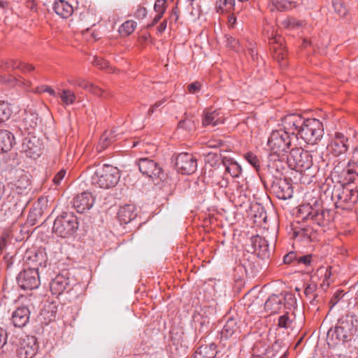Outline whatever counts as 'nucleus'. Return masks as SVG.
I'll use <instances>...</instances> for the list:
<instances>
[{"label": "nucleus", "mask_w": 358, "mask_h": 358, "mask_svg": "<svg viewBox=\"0 0 358 358\" xmlns=\"http://www.w3.org/2000/svg\"><path fill=\"white\" fill-rule=\"evenodd\" d=\"M358 330V319L352 315H346L338 320L334 329L327 333L328 338L334 341V344H345L352 340Z\"/></svg>", "instance_id": "nucleus-1"}, {"label": "nucleus", "mask_w": 358, "mask_h": 358, "mask_svg": "<svg viewBox=\"0 0 358 358\" xmlns=\"http://www.w3.org/2000/svg\"><path fill=\"white\" fill-rule=\"evenodd\" d=\"M292 138L286 131L279 127L273 130L267 142L269 148V161H282L287 154L292 150Z\"/></svg>", "instance_id": "nucleus-2"}, {"label": "nucleus", "mask_w": 358, "mask_h": 358, "mask_svg": "<svg viewBox=\"0 0 358 358\" xmlns=\"http://www.w3.org/2000/svg\"><path fill=\"white\" fill-rule=\"evenodd\" d=\"M296 217L320 227H325L330 221V213L322 206L319 201H315L312 205L310 203L300 205L297 210Z\"/></svg>", "instance_id": "nucleus-3"}, {"label": "nucleus", "mask_w": 358, "mask_h": 358, "mask_svg": "<svg viewBox=\"0 0 358 358\" xmlns=\"http://www.w3.org/2000/svg\"><path fill=\"white\" fill-rule=\"evenodd\" d=\"M120 176L119 170L109 164L98 166L91 176L92 185L101 189H110L115 187Z\"/></svg>", "instance_id": "nucleus-4"}, {"label": "nucleus", "mask_w": 358, "mask_h": 358, "mask_svg": "<svg viewBox=\"0 0 358 358\" xmlns=\"http://www.w3.org/2000/svg\"><path fill=\"white\" fill-rule=\"evenodd\" d=\"M78 228L77 217L71 213H64L55 219L52 231L61 238H69L73 236Z\"/></svg>", "instance_id": "nucleus-5"}, {"label": "nucleus", "mask_w": 358, "mask_h": 358, "mask_svg": "<svg viewBox=\"0 0 358 358\" xmlns=\"http://www.w3.org/2000/svg\"><path fill=\"white\" fill-rule=\"evenodd\" d=\"M331 197L336 207L343 210L351 209L358 201L357 191L350 185L335 187Z\"/></svg>", "instance_id": "nucleus-6"}, {"label": "nucleus", "mask_w": 358, "mask_h": 358, "mask_svg": "<svg viewBox=\"0 0 358 358\" xmlns=\"http://www.w3.org/2000/svg\"><path fill=\"white\" fill-rule=\"evenodd\" d=\"M324 128L322 122L315 118L304 119V124L299 130V137L307 144H317L322 138Z\"/></svg>", "instance_id": "nucleus-7"}, {"label": "nucleus", "mask_w": 358, "mask_h": 358, "mask_svg": "<svg viewBox=\"0 0 358 358\" xmlns=\"http://www.w3.org/2000/svg\"><path fill=\"white\" fill-rule=\"evenodd\" d=\"M287 162L291 169L303 172L313 165V157L308 151L301 148H292L287 156Z\"/></svg>", "instance_id": "nucleus-8"}, {"label": "nucleus", "mask_w": 358, "mask_h": 358, "mask_svg": "<svg viewBox=\"0 0 358 358\" xmlns=\"http://www.w3.org/2000/svg\"><path fill=\"white\" fill-rule=\"evenodd\" d=\"M7 186L17 194H26L29 190L31 182L27 173L23 170H13L9 173Z\"/></svg>", "instance_id": "nucleus-9"}, {"label": "nucleus", "mask_w": 358, "mask_h": 358, "mask_svg": "<svg viewBox=\"0 0 358 358\" xmlns=\"http://www.w3.org/2000/svg\"><path fill=\"white\" fill-rule=\"evenodd\" d=\"M304 117L297 113H290L281 118L278 127L286 131L292 138L299 136V130L304 124Z\"/></svg>", "instance_id": "nucleus-10"}, {"label": "nucleus", "mask_w": 358, "mask_h": 358, "mask_svg": "<svg viewBox=\"0 0 358 358\" xmlns=\"http://www.w3.org/2000/svg\"><path fill=\"white\" fill-rule=\"evenodd\" d=\"M17 281L19 286L24 290H32L37 288L40 285L38 268H24L18 274Z\"/></svg>", "instance_id": "nucleus-11"}, {"label": "nucleus", "mask_w": 358, "mask_h": 358, "mask_svg": "<svg viewBox=\"0 0 358 358\" xmlns=\"http://www.w3.org/2000/svg\"><path fill=\"white\" fill-rule=\"evenodd\" d=\"M176 166L182 174L190 175L197 169L196 159L192 154L180 153L176 159Z\"/></svg>", "instance_id": "nucleus-12"}, {"label": "nucleus", "mask_w": 358, "mask_h": 358, "mask_svg": "<svg viewBox=\"0 0 358 358\" xmlns=\"http://www.w3.org/2000/svg\"><path fill=\"white\" fill-rule=\"evenodd\" d=\"M348 137L344 134L336 131L331 136L327 150L335 157L345 154L348 150Z\"/></svg>", "instance_id": "nucleus-13"}, {"label": "nucleus", "mask_w": 358, "mask_h": 358, "mask_svg": "<svg viewBox=\"0 0 358 358\" xmlns=\"http://www.w3.org/2000/svg\"><path fill=\"white\" fill-rule=\"evenodd\" d=\"M273 192L279 199H290L293 194V187L287 178H277L272 185Z\"/></svg>", "instance_id": "nucleus-14"}, {"label": "nucleus", "mask_w": 358, "mask_h": 358, "mask_svg": "<svg viewBox=\"0 0 358 358\" xmlns=\"http://www.w3.org/2000/svg\"><path fill=\"white\" fill-rule=\"evenodd\" d=\"M139 171L143 175L151 178H159L162 173V168L153 159L149 158H141L138 162Z\"/></svg>", "instance_id": "nucleus-15"}, {"label": "nucleus", "mask_w": 358, "mask_h": 358, "mask_svg": "<svg viewBox=\"0 0 358 358\" xmlns=\"http://www.w3.org/2000/svg\"><path fill=\"white\" fill-rule=\"evenodd\" d=\"M36 350V338L34 336H27L20 342L17 353L19 358H32Z\"/></svg>", "instance_id": "nucleus-16"}, {"label": "nucleus", "mask_w": 358, "mask_h": 358, "mask_svg": "<svg viewBox=\"0 0 358 358\" xmlns=\"http://www.w3.org/2000/svg\"><path fill=\"white\" fill-rule=\"evenodd\" d=\"M94 203V198L90 192H84L78 194L73 201V206L79 213L90 210Z\"/></svg>", "instance_id": "nucleus-17"}, {"label": "nucleus", "mask_w": 358, "mask_h": 358, "mask_svg": "<svg viewBox=\"0 0 358 358\" xmlns=\"http://www.w3.org/2000/svg\"><path fill=\"white\" fill-rule=\"evenodd\" d=\"M271 48L273 50V57L278 62H283L287 57L285 47L282 44V38L280 36L272 34V37L269 39Z\"/></svg>", "instance_id": "nucleus-18"}, {"label": "nucleus", "mask_w": 358, "mask_h": 358, "mask_svg": "<svg viewBox=\"0 0 358 358\" xmlns=\"http://www.w3.org/2000/svg\"><path fill=\"white\" fill-rule=\"evenodd\" d=\"M251 244L254 252H255L259 257L264 259L269 256L268 243L264 237L259 235L252 236L251 238Z\"/></svg>", "instance_id": "nucleus-19"}, {"label": "nucleus", "mask_w": 358, "mask_h": 358, "mask_svg": "<svg viewBox=\"0 0 358 358\" xmlns=\"http://www.w3.org/2000/svg\"><path fill=\"white\" fill-rule=\"evenodd\" d=\"M30 310L27 306L17 308L12 314L11 321L15 327H24L29 322Z\"/></svg>", "instance_id": "nucleus-20"}, {"label": "nucleus", "mask_w": 358, "mask_h": 358, "mask_svg": "<svg viewBox=\"0 0 358 358\" xmlns=\"http://www.w3.org/2000/svg\"><path fill=\"white\" fill-rule=\"evenodd\" d=\"M50 288L53 295L59 296L70 288V280L62 274L57 275L50 282Z\"/></svg>", "instance_id": "nucleus-21"}, {"label": "nucleus", "mask_w": 358, "mask_h": 358, "mask_svg": "<svg viewBox=\"0 0 358 358\" xmlns=\"http://www.w3.org/2000/svg\"><path fill=\"white\" fill-rule=\"evenodd\" d=\"M238 323V317L231 316L227 317L226 318V322L221 331L222 338L228 339L232 336L238 334L240 332V327Z\"/></svg>", "instance_id": "nucleus-22"}, {"label": "nucleus", "mask_w": 358, "mask_h": 358, "mask_svg": "<svg viewBox=\"0 0 358 358\" xmlns=\"http://www.w3.org/2000/svg\"><path fill=\"white\" fill-rule=\"evenodd\" d=\"M224 122V116L219 110H208L203 113L202 123L205 127H215Z\"/></svg>", "instance_id": "nucleus-23"}, {"label": "nucleus", "mask_w": 358, "mask_h": 358, "mask_svg": "<svg viewBox=\"0 0 358 358\" xmlns=\"http://www.w3.org/2000/svg\"><path fill=\"white\" fill-rule=\"evenodd\" d=\"M283 302L282 294H273L264 303V309L269 314H275L282 308Z\"/></svg>", "instance_id": "nucleus-24"}, {"label": "nucleus", "mask_w": 358, "mask_h": 358, "mask_svg": "<svg viewBox=\"0 0 358 358\" xmlns=\"http://www.w3.org/2000/svg\"><path fill=\"white\" fill-rule=\"evenodd\" d=\"M136 217L135 207L133 205H125L121 207L117 213V218L122 224L129 223Z\"/></svg>", "instance_id": "nucleus-25"}, {"label": "nucleus", "mask_w": 358, "mask_h": 358, "mask_svg": "<svg viewBox=\"0 0 358 358\" xmlns=\"http://www.w3.org/2000/svg\"><path fill=\"white\" fill-rule=\"evenodd\" d=\"M268 8L271 11H286L296 7V2L293 0H268Z\"/></svg>", "instance_id": "nucleus-26"}, {"label": "nucleus", "mask_w": 358, "mask_h": 358, "mask_svg": "<svg viewBox=\"0 0 358 358\" xmlns=\"http://www.w3.org/2000/svg\"><path fill=\"white\" fill-rule=\"evenodd\" d=\"M53 9L55 12L63 18H67L73 14V7L64 0H59L55 2Z\"/></svg>", "instance_id": "nucleus-27"}, {"label": "nucleus", "mask_w": 358, "mask_h": 358, "mask_svg": "<svg viewBox=\"0 0 358 358\" xmlns=\"http://www.w3.org/2000/svg\"><path fill=\"white\" fill-rule=\"evenodd\" d=\"M216 345L210 343L200 346L195 352L194 358H216Z\"/></svg>", "instance_id": "nucleus-28"}, {"label": "nucleus", "mask_w": 358, "mask_h": 358, "mask_svg": "<svg viewBox=\"0 0 358 358\" xmlns=\"http://www.w3.org/2000/svg\"><path fill=\"white\" fill-rule=\"evenodd\" d=\"M15 144V138L12 132L1 129V152L10 151Z\"/></svg>", "instance_id": "nucleus-29"}, {"label": "nucleus", "mask_w": 358, "mask_h": 358, "mask_svg": "<svg viewBox=\"0 0 358 358\" xmlns=\"http://www.w3.org/2000/svg\"><path fill=\"white\" fill-rule=\"evenodd\" d=\"M57 96L60 98L62 104L64 106L73 105L76 101L75 92L69 89L59 90L57 92Z\"/></svg>", "instance_id": "nucleus-30"}, {"label": "nucleus", "mask_w": 358, "mask_h": 358, "mask_svg": "<svg viewBox=\"0 0 358 358\" xmlns=\"http://www.w3.org/2000/svg\"><path fill=\"white\" fill-rule=\"evenodd\" d=\"M348 175H350V180H355V177L358 176V148H356L352 156L351 160L348 163V167L346 170Z\"/></svg>", "instance_id": "nucleus-31"}, {"label": "nucleus", "mask_w": 358, "mask_h": 358, "mask_svg": "<svg viewBox=\"0 0 358 358\" xmlns=\"http://www.w3.org/2000/svg\"><path fill=\"white\" fill-rule=\"evenodd\" d=\"M280 26L289 30L298 29L303 26V21L288 16L280 22Z\"/></svg>", "instance_id": "nucleus-32"}, {"label": "nucleus", "mask_w": 358, "mask_h": 358, "mask_svg": "<svg viewBox=\"0 0 358 358\" xmlns=\"http://www.w3.org/2000/svg\"><path fill=\"white\" fill-rule=\"evenodd\" d=\"M268 345L264 342H257L252 348V358H268L266 357Z\"/></svg>", "instance_id": "nucleus-33"}, {"label": "nucleus", "mask_w": 358, "mask_h": 358, "mask_svg": "<svg viewBox=\"0 0 358 358\" xmlns=\"http://www.w3.org/2000/svg\"><path fill=\"white\" fill-rule=\"evenodd\" d=\"M92 64L96 67L101 70L105 71L107 73H112L115 72V68L111 66L108 61L100 57H94Z\"/></svg>", "instance_id": "nucleus-34"}, {"label": "nucleus", "mask_w": 358, "mask_h": 358, "mask_svg": "<svg viewBox=\"0 0 358 358\" xmlns=\"http://www.w3.org/2000/svg\"><path fill=\"white\" fill-rule=\"evenodd\" d=\"M114 131L110 132V134L104 133L100 138L99 141L96 145V150L99 152H101L106 148H108L114 141L115 136L113 135Z\"/></svg>", "instance_id": "nucleus-35"}, {"label": "nucleus", "mask_w": 358, "mask_h": 358, "mask_svg": "<svg viewBox=\"0 0 358 358\" xmlns=\"http://www.w3.org/2000/svg\"><path fill=\"white\" fill-rule=\"evenodd\" d=\"M136 27V22L127 20L119 27L118 31L122 36H128L134 31Z\"/></svg>", "instance_id": "nucleus-36"}, {"label": "nucleus", "mask_w": 358, "mask_h": 358, "mask_svg": "<svg viewBox=\"0 0 358 358\" xmlns=\"http://www.w3.org/2000/svg\"><path fill=\"white\" fill-rule=\"evenodd\" d=\"M226 171L229 173L231 177L238 178L242 172V169L236 162L231 161L226 166Z\"/></svg>", "instance_id": "nucleus-37"}, {"label": "nucleus", "mask_w": 358, "mask_h": 358, "mask_svg": "<svg viewBox=\"0 0 358 358\" xmlns=\"http://www.w3.org/2000/svg\"><path fill=\"white\" fill-rule=\"evenodd\" d=\"M334 11L340 16L345 17L348 13V9L341 0H331Z\"/></svg>", "instance_id": "nucleus-38"}, {"label": "nucleus", "mask_w": 358, "mask_h": 358, "mask_svg": "<svg viewBox=\"0 0 358 358\" xmlns=\"http://www.w3.org/2000/svg\"><path fill=\"white\" fill-rule=\"evenodd\" d=\"M67 82L73 87H78L87 90L91 83L82 78H69Z\"/></svg>", "instance_id": "nucleus-39"}, {"label": "nucleus", "mask_w": 358, "mask_h": 358, "mask_svg": "<svg viewBox=\"0 0 358 358\" xmlns=\"http://www.w3.org/2000/svg\"><path fill=\"white\" fill-rule=\"evenodd\" d=\"M292 319L288 312L281 315L278 318V326L280 328L288 329L291 327Z\"/></svg>", "instance_id": "nucleus-40"}, {"label": "nucleus", "mask_w": 358, "mask_h": 358, "mask_svg": "<svg viewBox=\"0 0 358 358\" xmlns=\"http://www.w3.org/2000/svg\"><path fill=\"white\" fill-rule=\"evenodd\" d=\"M283 302L282 306H285L287 309H291L294 307L296 303V297L294 294L291 293H286L285 295H282Z\"/></svg>", "instance_id": "nucleus-41"}, {"label": "nucleus", "mask_w": 358, "mask_h": 358, "mask_svg": "<svg viewBox=\"0 0 358 358\" xmlns=\"http://www.w3.org/2000/svg\"><path fill=\"white\" fill-rule=\"evenodd\" d=\"M222 4H224V8L221 4L216 6L217 11L219 13L229 12L234 8L235 0H223Z\"/></svg>", "instance_id": "nucleus-42"}, {"label": "nucleus", "mask_w": 358, "mask_h": 358, "mask_svg": "<svg viewBox=\"0 0 358 358\" xmlns=\"http://www.w3.org/2000/svg\"><path fill=\"white\" fill-rule=\"evenodd\" d=\"M13 113L10 105L8 103L1 101V122L8 120Z\"/></svg>", "instance_id": "nucleus-43"}, {"label": "nucleus", "mask_w": 358, "mask_h": 358, "mask_svg": "<svg viewBox=\"0 0 358 358\" xmlns=\"http://www.w3.org/2000/svg\"><path fill=\"white\" fill-rule=\"evenodd\" d=\"M244 158L257 170L260 167L259 160L256 155L251 152L245 154Z\"/></svg>", "instance_id": "nucleus-44"}, {"label": "nucleus", "mask_w": 358, "mask_h": 358, "mask_svg": "<svg viewBox=\"0 0 358 358\" xmlns=\"http://www.w3.org/2000/svg\"><path fill=\"white\" fill-rule=\"evenodd\" d=\"M167 0H156L154 4V10L156 13L164 15L166 10Z\"/></svg>", "instance_id": "nucleus-45"}, {"label": "nucleus", "mask_w": 358, "mask_h": 358, "mask_svg": "<svg viewBox=\"0 0 358 358\" xmlns=\"http://www.w3.org/2000/svg\"><path fill=\"white\" fill-rule=\"evenodd\" d=\"M7 83L10 86L20 85L23 84V81L16 77L9 76L8 78H6L1 75V83Z\"/></svg>", "instance_id": "nucleus-46"}, {"label": "nucleus", "mask_w": 358, "mask_h": 358, "mask_svg": "<svg viewBox=\"0 0 358 358\" xmlns=\"http://www.w3.org/2000/svg\"><path fill=\"white\" fill-rule=\"evenodd\" d=\"M227 43L229 47L234 49L236 51H238L239 47V42L235 38L231 36H227Z\"/></svg>", "instance_id": "nucleus-47"}, {"label": "nucleus", "mask_w": 358, "mask_h": 358, "mask_svg": "<svg viewBox=\"0 0 358 358\" xmlns=\"http://www.w3.org/2000/svg\"><path fill=\"white\" fill-rule=\"evenodd\" d=\"M178 126L187 130H192L194 127V123L191 120L185 119L179 122Z\"/></svg>", "instance_id": "nucleus-48"}, {"label": "nucleus", "mask_w": 358, "mask_h": 358, "mask_svg": "<svg viewBox=\"0 0 358 358\" xmlns=\"http://www.w3.org/2000/svg\"><path fill=\"white\" fill-rule=\"evenodd\" d=\"M20 61L16 59H10L4 64V69L7 70L18 69V67H20Z\"/></svg>", "instance_id": "nucleus-49"}, {"label": "nucleus", "mask_w": 358, "mask_h": 358, "mask_svg": "<svg viewBox=\"0 0 358 358\" xmlns=\"http://www.w3.org/2000/svg\"><path fill=\"white\" fill-rule=\"evenodd\" d=\"M147 14V9L145 7L138 6L134 13V16L138 20H142L146 17Z\"/></svg>", "instance_id": "nucleus-50"}, {"label": "nucleus", "mask_w": 358, "mask_h": 358, "mask_svg": "<svg viewBox=\"0 0 358 358\" xmlns=\"http://www.w3.org/2000/svg\"><path fill=\"white\" fill-rule=\"evenodd\" d=\"M312 260V255H307L301 257H299L296 259V262L299 264H304L305 266H308L310 264Z\"/></svg>", "instance_id": "nucleus-51"}, {"label": "nucleus", "mask_w": 358, "mask_h": 358, "mask_svg": "<svg viewBox=\"0 0 358 358\" xmlns=\"http://www.w3.org/2000/svg\"><path fill=\"white\" fill-rule=\"evenodd\" d=\"M87 91L96 96H102L103 93V91L101 88L94 85L92 83H90Z\"/></svg>", "instance_id": "nucleus-52"}, {"label": "nucleus", "mask_w": 358, "mask_h": 358, "mask_svg": "<svg viewBox=\"0 0 358 358\" xmlns=\"http://www.w3.org/2000/svg\"><path fill=\"white\" fill-rule=\"evenodd\" d=\"M66 175V170L62 169L60 170L53 178V182L55 185H58L60 184L61 181L64 179Z\"/></svg>", "instance_id": "nucleus-53"}, {"label": "nucleus", "mask_w": 358, "mask_h": 358, "mask_svg": "<svg viewBox=\"0 0 358 358\" xmlns=\"http://www.w3.org/2000/svg\"><path fill=\"white\" fill-rule=\"evenodd\" d=\"M201 84L199 82H194L187 86L189 93L195 94L201 90Z\"/></svg>", "instance_id": "nucleus-54"}, {"label": "nucleus", "mask_w": 358, "mask_h": 358, "mask_svg": "<svg viewBox=\"0 0 358 358\" xmlns=\"http://www.w3.org/2000/svg\"><path fill=\"white\" fill-rule=\"evenodd\" d=\"M166 101V99H163L162 100H159V101H156L153 105H152L148 111V115L149 116L152 115L154 112L155 111V110L157 108H158L159 107H160L162 104H164Z\"/></svg>", "instance_id": "nucleus-55"}, {"label": "nucleus", "mask_w": 358, "mask_h": 358, "mask_svg": "<svg viewBox=\"0 0 358 358\" xmlns=\"http://www.w3.org/2000/svg\"><path fill=\"white\" fill-rule=\"evenodd\" d=\"M39 92H48L50 96H57V92H55L51 87L48 85L42 86L38 90Z\"/></svg>", "instance_id": "nucleus-56"}, {"label": "nucleus", "mask_w": 358, "mask_h": 358, "mask_svg": "<svg viewBox=\"0 0 358 358\" xmlns=\"http://www.w3.org/2000/svg\"><path fill=\"white\" fill-rule=\"evenodd\" d=\"M296 255L294 252H290L287 254L283 259V262L285 264H291L294 259L296 260Z\"/></svg>", "instance_id": "nucleus-57"}, {"label": "nucleus", "mask_w": 358, "mask_h": 358, "mask_svg": "<svg viewBox=\"0 0 358 358\" xmlns=\"http://www.w3.org/2000/svg\"><path fill=\"white\" fill-rule=\"evenodd\" d=\"M164 15L160 13H156V15L152 19V22L150 23H148L146 25L147 29H151L153 27L155 24H157L162 18Z\"/></svg>", "instance_id": "nucleus-58"}, {"label": "nucleus", "mask_w": 358, "mask_h": 358, "mask_svg": "<svg viewBox=\"0 0 358 358\" xmlns=\"http://www.w3.org/2000/svg\"><path fill=\"white\" fill-rule=\"evenodd\" d=\"M18 69H20L22 72L27 73L34 71V67L31 64L20 62V67H18Z\"/></svg>", "instance_id": "nucleus-59"}, {"label": "nucleus", "mask_w": 358, "mask_h": 358, "mask_svg": "<svg viewBox=\"0 0 358 358\" xmlns=\"http://www.w3.org/2000/svg\"><path fill=\"white\" fill-rule=\"evenodd\" d=\"M236 17L234 14L229 15L228 16L227 25L229 29H235L236 24Z\"/></svg>", "instance_id": "nucleus-60"}, {"label": "nucleus", "mask_w": 358, "mask_h": 358, "mask_svg": "<svg viewBox=\"0 0 358 358\" xmlns=\"http://www.w3.org/2000/svg\"><path fill=\"white\" fill-rule=\"evenodd\" d=\"M316 289V285H308L304 289V294L306 296H308L310 295L314 296V292Z\"/></svg>", "instance_id": "nucleus-61"}, {"label": "nucleus", "mask_w": 358, "mask_h": 358, "mask_svg": "<svg viewBox=\"0 0 358 358\" xmlns=\"http://www.w3.org/2000/svg\"><path fill=\"white\" fill-rule=\"evenodd\" d=\"M293 236L295 238L299 237V236L302 237L304 236H308L307 230L306 229H300L299 230L296 229H294V231H293Z\"/></svg>", "instance_id": "nucleus-62"}, {"label": "nucleus", "mask_w": 358, "mask_h": 358, "mask_svg": "<svg viewBox=\"0 0 358 358\" xmlns=\"http://www.w3.org/2000/svg\"><path fill=\"white\" fill-rule=\"evenodd\" d=\"M167 27V20L164 19L159 25L157 27V34H162L166 29Z\"/></svg>", "instance_id": "nucleus-63"}, {"label": "nucleus", "mask_w": 358, "mask_h": 358, "mask_svg": "<svg viewBox=\"0 0 358 358\" xmlns=\"http://www.w3.org/2000/svg\"><path fill=\"white\" fill-rule=\"evenodd\" d=\"M331 275V267L327 268L324 273V281H327V285H329L328 280Z\"/></svg>", "instance_id": "nucleus-64"}]
</instances>
